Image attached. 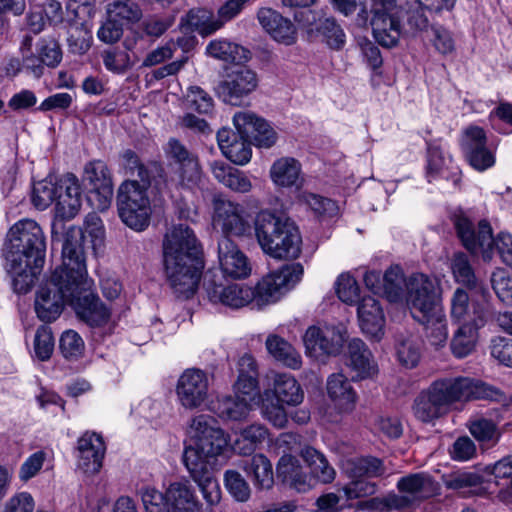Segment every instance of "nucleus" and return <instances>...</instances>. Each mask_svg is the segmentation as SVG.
<instances>
[{
    "label": "nucleus",
    "mask_w": 512,
    "mask_h": 512,
    "mask_svg": "<svg viewBox=\"0 0 512 512\" xmlns=\"http://www.w3.org/2000/svg\"><path fill=\"white\" fill-rule=\"evenodd\" d=\"M83 242L84 234L81 228L72 226L66 230L62 246V264L36 291L34 307L41 321H55L61 315L64 306H72L75 298L85 288L87 268Z\"/></svg>",
    "instance_id": "nucleus-1"
},
{
    "label": "nucleus",
    "mask_w": 512,
    "mask_h": 512,
    "mask_svg": "<svg viewBox=\"0 0 512 512\" xmlns=\"http://www.w3.org/2000/svg\"><path fill=\"white\" fill-rule=\"evenodd\" d=\"M190 433L193 444L185 448L183 463L207 505L213 507L221 500V489L213 475V465L227 446V439L223 430L216 426V420L205 414L192 419Z\"/></svg>",
    "instance_id": "nucleus-2"
},
{
    "label": "nucleus",
    "mask_w": 512,
    "mask_h": 512,
    "mask_svg": "<svg viewBox=\"0 0 512 512\" xmlns=\"http://www.w3.org/2000/svg\"><path fill=\"white\" fill-rule=\"evenodd\" d=\"M45 254V236L37 222L24 219L10 228L5 243V260L16 293L30 291L42 271Z\"/></svg>",
    "instance_id": "nucleus-3"
},
{
    "label": "nucleus",
    "mask_w": 512,
    "mask_h": 512,
    "mask_svg": "<svg viewBox=\"0 0 512 512\" xmlns=\"http://www.w3.org/2000/svg\"><path fill=\"white\" fill-rule=\"evenodd\" d=\"M164 271L174 295L191 298L204 267L202 250L193 230L185 225L173 226L163 240Z\"/></svg>",
    "instance_id": "nucleus-4"
},
{
    "label": "nucleus",
    "mask_w": 512,
    "mask_h": 512,
    "mask_svg": "<svg viewBox=\"0 0 512 512\" xmlns=\"http://www.w3.org/2000/svg\"><path fill=\"white\" fill-rule=\"evenodd\" d=\"M501 396L492 386L469 377L441 378L417 395L412 411L419 421L431 423L448 413L451 405L456 402L498 400Z\"/></svg>",
    "instance_id": "nucleus-5"
},
{
    "label": "nucleus",
    "mask_w": 512,
    "mask_h": 512,
    "mask_svg": "<svg viewBox=\"0 0 512 512\" xmlns=\"http://www.w3.org/2000/svg\"><path fill=\"white\" fill-rule=\"evenodd\" d=\"M371 27L373 37L378 44L385 48L395 47L401 35L405 33L416 34L425 31L429 20L425 15V8L418 5L407 12L406 26L400 23L401 10L397 0H371Z\"/></svg>",
    "instance_id": "nucleus-6"
},
{
    "label": "nucleus",
    "mask_w": 512,
    "mask_h": 512,
    "mask_svg": "<svg viewBox=\"0 0 512 512\" xmlns=\"http://www.w3.org/2000/svg\"><path fill=\"white\" fill-rule=\"evenodd\" d=\"M254 231L262 251L275 259H295L301 253V235L288 217L262 210L255 218Z\"/></svg>",
    "instance_id": "nucleus-7"
},
{
    "label": "nucleus",
    "mask_w": 512,
    "mask_h": 512,
    "mask_svg": "<svg viewBox=\"0 0 512 512\" xmlns=\"http://www.w3.org/2000/svg\"><path fill=\"white\" fill-rule=\"evenodd\" d=\"M398 493L390 492L383 497L370 500L378 512L404 511L419 507L424 501L436 496L440 486L428 473H410L400 477L396 483Z\"/></svg>",
    "instance_id": "nucleus-8"
},
{
    "label": "nucleus",
    "mask_w": 512,
    "mask_h": 512,
    "mask_svg": "<svg viewBox=\"0 0 512 512\" xmlns=\"http://www.w3.org/2000/svg\"><path fill=\"white\" fill-rule=\"evenodd\" d=\"M455 228L467 250L472 253H477L478 250L487 253L495 245L502 261L512 268V236L510 234L500 233L496 239H493L492 228L487 221H480L476 232L472 222L462 216L456 218Z\"/></svg>",
    "instance_id": "nucleus-9"
},
{
    "label": "nucleus",
    "mask_w": 512,
    "mask_h": 512,
    "mask_svg": "<svg viewBox=\"0 0 512 512\" xmlns=\"http://www.w3.org/2000/svg\"><path fill=\"white\" fill-rule=\"evenodd\" d=\"M149 186H140L138 180L123 182L117 194V207L122 222L135 231L145 230L150 223L151 206L147 196Z\"/></svg>",
    "instance_id": "nucleus-10"
},
{
    "label": "nucleus",
    "mask_w": 512,
    "mask_h": 512,
    "mask_svg": "<svg viewBox=\"0 0 512 512\" xmlns=\"http://www.w3.org/2000/svg\"><path fill=\"white\" fill-rule=\"evenodd\" d=\"M405 300L415 318L428 317L440 309V287L435 278L415 273L407 279Z\"/></svg>",
    "instance_id": "nucleus-11"
},
{
    "label": "nucleus",
    "mask_w": 512,
    "mask_h": 512,
    "mask_svg": "<svg viewBox=\"0 0 512 512\" xmlns=\"http://www.w3.org/2000/svg\"><path fill=\"white\" fill-rule=\"evenodd\" d=\"M304 269L300 263H291L282 266L279 270L268 274L253 288L254 299L257 306L274 303L282 294L300 281Z\"/></svg>",
    "instance_id": "nucleus-12"
},
{
    "label": "nucleus",
    "mask_w": 512,
    "mask_h": 512,
    "mask_svg": "<svg viewBox=\"0 0 512 512\" xmlns=\"http://www.w3.org/2000/svg\"><path fill=\"white\" fill-rule=\"evenodd\" d=\"M83 183L88 191V200L98 210L109 207L113 197V183L107 165L100 160L92 161L85 166Z\"/></svg>",
    "instance_id": "nucleus-13"
},
{
    "label": "nucleus",
    "mask_w": 512,
    "mask_h": 512,
    "mask_svg": "<svg viewBox=\"0 0 512 512\" xmlns=\"http://www.w3.org/2000/svg\"><path fill=\"white\" fill-rule=\"evenodd\" d=\"M258 86L255 71L247 67H238L227 74L216 87L218 97L226 104L241 106Z\"/></svg>",
    "instance_id": "nucleus-14"
},
{
    "label": "nucleus",
    "mask_w": 512,
    "mask_h": 512,
    "mask_svg": "<svg viewBox=\"0 0 512 512\" xmlns=\"http://www.w3.org/2000/svg\"><path fill=\"white\" fill-rule=\"evenodd\" d=\"M472 307V316L457 329L451 341L452 353L458 358H464L474 350L477 330L483 327L491 316L487 303H473Z\"/></svg>",
    "instance_id": "nucleus-15"
},
{
    "label": "nucleus",
    "mask_w": 512,
    "mask_h": 512,
    "mask_svg": "<svg viewBox=\"0 0 512 512\" xmlns=\"http://www.w3.org/2000/svg\"><path fill=\"white\" fill-rule=\"evenodd\" d=\"M214 221L224 236L244 237L251 234V224L246 209L239 203L225 199L214 202Z\"/></svg>",
    "instance_id": "nucleus-16"
},
{
    "label": "nucleus",
    "mask_w": 512,
    "mask_h": 512,
    "mask_svg": "<svg viewBox=\"0 0 512 512\" xmlns=\"http://www.w3.org/2000/svg\"><path fill=\"white\" fill-rule=\"evenodd\" d=\"M209 382L200 369H187L178 379L176 394L182 407L194 410L202 407L208 398Z\"/></svg>",
    "instance_id": "nucleus-17"
},
{
    "label": "nucleus",
    "mask_w": 512,
    "mask_h": 512,
    "mask_svg": "<svg viewBox=\"0 0 512 512\" xmlns=\"http://www.w3.org/2000/svg\"><path fill=\"white\" fill-rule=\"evenodd\" d=\"M461 147L469 164L478 171H485L495 164V155L487 147L485 131L478 126L465 129Z\"/></svg>",
    "instance_id": "nucleus-18"
},
{
    "label": "nucleus",
    "mask_w": 512,
    "mask_h": 512,
    "mask_svg": "<svg viewBox=\"0 0 512 512\" xmlns=\"http://www.w3.org/2000/svg\"><path fill=\"white\" fill-rule=\"evenodd\" d=\"M203 285L212 303H220L233 309L244 307L254 299L253 288L237 283L224 286L216 283L209 274L205 275Z\"/></svg>",
    "instance_id": "nucleus-19"
},
{
    "label": "nucleus",
    "mask_w": 512,
    "mask_h": 512,
    "mask_svg": "<svg viewBox=\"0 0 512 512\" xmlns=\"http://www.w3.org/2000/svg\"><path fill=\"white\" fill-rule=\"evenodd\" d=\"M233 123L240 134L249 137L260 148H270L276 143L277 135L273 128L252 112H237Z\"/></svg>",
    "instance_id": "nucleus-20"
},
{
    "label": "nucleus",
    "mask_w": 512,
    "mask_h": 512,
    "mask_svg": "<svg viewBox=\"0 0 512 512\" xmlns=\"http://www.w3.org/2000/svg\"><path fill=\"white\" fill-rule=\"evenodd\" d=\"M218 260L225 276L242 279L251 273L247 256L228 237H222L218 242Z\"/></svg>",
    "instance_id": "nucleus-21"
},
{
    "label": "nucleus",
    "mask_w": 512,
    "mask_h": 512,
    "mask_svg": "<svg viewBox=\"0 0 512 512\" xmlns=\"http://www.w3.org/2000/svg\"><path fill=\"white\" fill-rule=\"evenodd\" d=\"M89 283L86 278L85 288L75 298L72 307L77 316L91 327H101L110 319V309L100 299L88 291Z\"/></svg>",
    "instance_id": "nucleus-22"
},
{
    "label": "nucleus",
    "mask_w": 512,
    "mask_h": 512,
    "mask_svg": "<svg viewBox=\"0 0 512 512\" xmlns=\"http://www.w3.org/2000/svg\"><path fill=\"white\" fill-rule=\"evenodd\" d=\"M77 448L79 452L78 468L85 474L98 473L105 454L102 437L94 432H86L79 438Z\"/></svg>",
    "instance_id": "nucleus-23"
},
{
    "label": "nucleus",
    "mask_w": 512,
    "mask_h": 512,
    "mask_svg": "<svg viewBox=\"0 0 512 512\" xmlns=\"http://www.w3.org/2000/svg\"><path fill=\"white\" fill-rule=\"evenodd\" d=\"M257 19L262 28L277 42L292 45L296 42V28L288 18L277 11L263 7L257 12Z\"/></svg>",
    "instance_id": "nucleus-24"
},
{
    "label": "nucleus",
    "mask_w": 512,
    "mask_h": 512,
    "mask_svg": "<svg viewBox=\"0 0 512 512\" xmlns=\"http://www.w3.org/2000/svg\"><path fill=\"white\" fill-rule=\"evenodd\" d=\"M306 348L314 353L338 354L345 342L344 334L334 327H310L305 333Z\"/></svg>",
    "instance_id": "nucleus-25"
},
{
    "label": "nucleus",
    "mask_w": 512,
    "mask_h": 512,
    "mask_svg": "<svg viewBox=\"0 0 512 512\" xmlns=\"http://www.w3.org/2000/svg\"><path fill=\"white\" fill-rule=\"evenodd\" d=\"M358 318L361 330L368 337L379 341L384 335L385 317L377 299L363 297L358 303Z\"/></svg>",
    "instance_id": "nucleus-26"
},
{
    "label": "nucleus",
    "mask_w": 512,
    "mask_h": 512,
    "mask_svg": "<svg viewBox=\"0 0 512 512\" xmlns=\"http://www.w3.org/2000/svg\"><path fill=\"white\" fill-rule=\"evenodd\" d=\"M81 207V189L75 175L68 173L58 180L56 210L64 219L73 218Z\"/></svg>",
    "instance_id": "nucleus-27"
},
{
    "label": "nucleus",
    "mask_w": 512,
    "mask_h": 512,
    "mask_svg": "<svg viewBox=\"0 0 512 512\" xmlns=\"http://www.w3.org/2000/svg\"><path fill=\"white\" fill-rule=\"evenodd\" d=\"M268 379L270 383L267 390H270V397L289 406L302 403L304 392L291 374L271 372Z\"/></svg>",
    "instance_id": "nucleus-28"
},
{
    "label": "nucleus",
    "mask_w": 512,
    "mask_h": 512,
    "mask_svg": "<svg viewBox=\"0 0 512 512\" xmlns=\"http://www.w3.org/2000/svg\"><path fill=\"white\" fill-rule=\"evenodd\" d=\"M326 390L328 397L342 412L349 413L354 410L358 396L343 373L331 374L327 378Z\"/></svg>",
    "instance_id": "nucleus-29"
},
{
    "label": "nucleus",
    "mask_w": 512,
    "mask_h": 512,
    "mask_svg": "<svg viewBox=\"0 0 512 512\" xmlns=\"http://www.w3.org/2000/svg\"><path fill=\"white\" fill-rule=\"evenodd\" d=\"M276 471L285 484L298 492H305L311 488V478L305 473L299 460L290 453H285L279 459Z\"/></svg>",
    "instance_id": "nucleus-30"
},
{
    "label": "nucleus",
    "mask_w": 512,
    "mask_h": 512,
    "mask_svg": "<svg viewBox=\"0 0 512 512\" xmlns=\"http://www.w3.org/2000/svg\"><path fill=\"white\" fill-rule=\"evenodd\" d=\"M349 366L356 373L357 379L372 377L377 372L371 351L359 338H353L348 343Z\"/></svg>",
    "instance_id": "nucleus-31"
},
{
    "label": "nucleus",
    "mask_w": 512,
    "mask_h": 512,
    "mask_svg": "<svg viewBox=\"0 0 512 512\" xmlns=\"http://www.w3.org/2000/svg\"><path fill=\"white\" fill-rule=\"evenodd\" d=\"M243 470L253 477V483L259 490H269L274 484V475L270 460L263 454H255L245 460Z\"/></svg>",
    "instance_id": "nucleus-32"
},
{
    "label": "nucleus",
    "mask_w": 512,
    "mask_h": 512,
    "mask_svg": "<svg viewBox=\"0 0 512 512\" xmlns=\"http://www.w3.org/2000/svg\"><path fill=\"white\" fill-rule=\"evenodd\" d=\"M300 455L310 468L312 476L319 482L327 484L335 479V469L329 464L323 453L305 445L300 450Z\"/></svg>",
    "instance_id": "nucleus-33"
},
{
    "label": "nucleus",
    "mask_w": 512,
    "mask_h": 512,
    "mask_svg": "<svg viewBox=\"0 0 512 512\" xmlns=\"http://www.w3.org/2000/svg\"><path fill=\"white\" fill-rule=\"evenodd\" d=\"M166 491L173 512H199V502L187 481L171 483Z\"/></svg>",
    "instance_id": "nucleus-34"
},
{
    "label": "nucleus",
    "mask_w": 512,
    "mask_h": 512,
    "mask_svg": "<svg viewBox=\"0 0 512 512\" xmlns=\"http://www.w3.org/2000/svg\"><path fill=\"white\" fill-rule=\"evenodd\" d=\"M396 354L398 361L407 368L418 365L422 355V341L413 334L401 333L396 338Z\"/></svg>",
    "instance_id": "nucleus-35"
},
{
    "label": "nucleus",
    "mask_w": 512,
    "mask_h": 512,
    "mask_svg": "<svg viewBox=\"0 0 512 512\" xmlns=\"http://www.w3.org/2000/svg\"><path fill=\"white\" fill-rule=\"evenodd\" d=\"M268 353L277 361L291 369H299L302 361L300 354L285 339L277 335H269L265 342Z\"/></svg>",
    "instance_id": "nucleus-36"
},
{
    "label": "nucleus",
    "mask_w": 512,
    "mask_h": 512,
    "mask_svg": "<svg viewBox=\"0 0 512 512\" xmlns=\"http://www.w3.org/2000/svg\"><path fill=\"white\" fill-rule=\"evenodd\" d=\"M301 173L299 161L292 157H282L276 160L270 169L272 181L282 187L296 185Z\"/></svg>",
    "instance_id": "nucleus-37"
},
{
    "label": "nucleus",
    "mask_w": 512,
    "mask_h": 512,
    "mask_svg": "<svg viewBox=\"0 0 512 512\" xmlns=\"http://www.w3.org/2000/svg\"><path fill=\"white\" fill-rule=\"evenodd\" d=\"M181 26L186 31H197L202 36H208L216 32L215 15L212 11L205 8L191 9L185 17L181 19Z\"/></svg>",
    "instance_id": "nucleus-38"
},
{
    "label": "nucleus",
    "mask_w": 512,
    "mask_h": 512,
    "mask_svg": "<svg viewBox=\"0 0 512 512\" xmlns=\"http://www.w3.org/2000/svg\"><path fill=\"white\" fill-rule=\"evenodd\" d=\"M451 269L456 282L466 286L468 289L479 288L482 293L485 292V289L480 286L467 254L463 252L455 253L451 260Z\"/></svg>",
    "instance_id": "nucleus-39"
},
{
    "label": "nucleus",
    "mask_w": 512,
    "mask_h": 512,
    "mask_svg": "<svg viewBox=\"0 0 512 512\" xmlns=\"http://www.w3.org/2000/svg\"><path fill=\"white\" fill-rule=\"evenodd\" d=\"M407 279L399 266H391L383 275L381 293L389 302H399L405 298Z\"/></svg>",
    "instance_id": "nucleus-40"
},
{
    "label": "nucleus",
    "mask_w": 512,
    "mask_h": 512,
    "mask_svg": "<svg viewBox=\"0 0 512 512\" xmlns=\"http://www.w3.org/2000/svg\"><path fill=\"white\" fill-rule=\"evenodd\" d=\"M346 473L349 477L374 478L386 473V467L379 458L368 456L350 460L346 464Z\"/></svg>",
    "instance_id": "nucleus-41"
},
{
    "label": "nucleus",
    "mask_w": 512,
    "mask_h": 512,
    "mask_svg": "<svg viewBox=\"0 0 512 512\" xmlns=\"http://www.w3.org/2000/svg\"><path fill=\"white\" fill-rule=\"evenodd\" d=\"M101 58L104 67L114 74L123 75L137 62L138 57L131 56L119 47H113L102 51Z\"/></svg>",
    "instance_id": "nucleus-42"
},
{
    "label": "nucleus",
    "mask_w": 512,
    "mask_h": 512,
    "mask_svg": "<svg viewBox=\"0 0 512 512\" xmlns=\"http://www.w3.org/2000/svg\"><path fill=\"white\" fill-rule=\"evenodd\" d=\"M251 408V405L236 395L235 397L225 396L218 399L215 412L224 420L238 421L246 418Z\"/></svg>",
    "instance_id": "nucleus-43"
},
{
    "label": "nucleus",
    "mask_w": 512,
    "mask_h": 512,
    "mask_svg": "<svg viewBox=\"0 0 512 512\" xmlns=\"http://www.w3.org/2000/svg\"><path fill=\"white\" fill-rule=\"evenodd\" d=\"M419 321L426 325V337L429 343L436 347H443L448 338L447 323L441 310H437L428 317H417Z\"/></svg>",
    "instance_id": "nucleus-44"
},
{
    "label": "nucleus",
    "mask_w": 512,
    "mask_h": 512,
    "mask_svg": "<svg viewBox=\"0 0 512 512\" xmlns=\"http://www.w3.org/2000/svg\"><path fill=\"white\" fill-rule=\"evenodd\" d=\"M224 486L229 495L239 503H246L252 496V488L237 470L228 469L223 475Z\"/></svg>",
    "instance_id": "nucleus-45"
},
{
    "label": "nucleus",
    "mask_w": 512,
    "mask_h": 512,
    "mask_svg": "<svg viewBox=\"0 0 512 512\" xmlns=\"http://www.w3.org/2000/svg\"><path fill=\"white\" fill-rule=\"evenodd\" d=\"M137 493L146 512H173L167 491L162 493L154 487L144 485Z\"/></svg>",
    "instance_id": "nucleus-46"
},
{
    "label": "nucleus",
    "mask_w": 512,
    "mask_h": 512,
    "mask_svg": "<svg viewBox=\"0 0 512 512\" xmlns=\"http://www.w3.org/2000/svg\"><path fill=\"white\" fill-rule=\"evenodd\" d=\"M57 196L58 181L46 178L34 184L31 201L38 210H44L53 202H57Z\"/></svg>",
    "instance_id": "nucleus-47"
},
{
    "label": "nucleus",
    "mask_w": 512,
    "mask_h": 512,
    "mask_svg": "<svg viewBox=\"0 0 512 512\" xmlns=\"http://www.w3.org/2000/svg\"><path fill=\"white\" fill-rule=\"evenodd\" d=\"M107 16L125 26V24L140 20L142 11L138 5L129 0H115L108 4Z\"/></svg>",
    "instance_id": "nucleus-48"
},
{
    "label": "nucleus",
    "mask_w": 512,
    "mask_h": 512,
    "mask_svg": "<svg viewBox=\"0 0 512 512\" xmlns=\"http://www.w3.org/2000/svg\"><path fill=\"white\" fill-rule=\"evenodd\" d=\"M267 435L268 431L263 425L252 424L241 431L240 438L236 440L235 445L239 453L248 455L266 439Z\"/></svg>",
    "instance_id": "nucleus-49"
},
{
    "label": "nucleus",
    "mask_w": 512,
    "mask_h": 512,
    "mask_svg": "<svg viewBox=\"0 0 512 512\" xmlns=\"http://www.w3.org/2000/svg\"><path fill=\"white\" fill-rule=\"evenodd\" d=\"M444 483L448 489L460 492H477L483 483V477L475 472H456L448 475Z\"/></svg>",
    "instance_id": "nucleus-50"
},
{
    "label": "nucleus",
    "mask_w": 512,
    "mask_h": 512,
    "mask_svg": "<svg viewBox=\"0 0 512 512\" xmlns=\"http://www.w3.org/2000/svg\"><path fill=\"white\" fill-rule=\"evenodd\" d=\"M281 402L270 397V390H265L262 399V415L273 426L284 428L288 422L286 410Z\"/></svg>",
    "instance_id": "nucleus-51"
},
{
    "label": "nucleus",
    "mask_w": 512,
    "mask_h": 512,
    "mask_svg": "<svg viewBox=\"0 0 512 512\" xmlns=\"http://www.w3.org/2000/svg\"><path fill=\"white\" fill-rule=\"evenodd\" d=\"M469 430L474 438L486 447L494 446L500 437L495 423L484 418L472 421Z\"/></svg>",
    "instance_id": "nucleus-52"
},
{
    "label": "nucleus",
    "mask_w": 512,
    "mask_h": 512,
    "mask_svg": "<svg viewBox=\"0 0 512 512\" xmlns=\"http://www.w3.org/2000/svg\"><path fill=\"white\" fill-rule=\"evenodd\" d=\"M316 30L325 38L329 47L340 49L345 43V33L334 17L320 20Z\"/></svg>",
    "instance_id": "nucleus-53"
},
{
    "label": "nucleus",
    "mask_w": 512,
    "mask_h": 512,
    "mask_svg": "<svg viewBox=\"0 0 512 512\" xmlns=\"http://www.w3.org/2000/svg\"><path fill=\"white\" fill-rule=\"evenodd\" d=\"M59 348L65 359L74 361L83 355L85 344L77 332L67 330L60 337Z\"/></svg>",
    "instance_id": "nucleus-54"
},
{
    "label": "nucleus",
    "mask_w": 512,
    "mask_h": 512,
    "mask_svg": "<svg viewBox=\"0 0 512 512\" xmlns=\"http://www.w3.org/2000/svg\"><path fill=\"white\" fill-rule=\"evenodd\" d=\"M251 143L249 137L239 133L238 137H234L233 143L223 153L231 162L238 165L247 164L252 156Z\"/></svg>",
    "instance_id": "nucleus-55"
},
{
    "label": "nucleus",
    "mask_w": 512,
    "mask_h": 512,
    "mask_svg": "<svg viewBox=\"0 0 512 512\" xmlns=\"http://www.w3.org/2000/svg\"><path fill=\"white\" fill-rule=\"evenodd\" d=\"M187 107L201 114H208L213 110L212 97L199 86H190L185 95Z\"/></svg>",
    "instance_id": "nucleus-56"
},
{
    "label": "nucleus",
    "mask_w": 512,
    "mask_h": 512,
    "mask_svg": "<svg viewBox=\"0 0 512 512\" xmlns=\"http://www.w3.org/2000/svg\"><path fill=\"white\" fill-rule=\"evenodd\" d=\"M92 34L83 24L73 26L69 31L68 46L72 53L83 55L92 45Z\"/></svg>",
    "instance_id": "nucleus-57"
},
{
    "label": "nucleus",
    "mask_w": 512,
    "mask_h": 512,
    "mask_svg": "<svg viewBox=\"0 0 512 512\" xmlns=\"http://www.w3.org/2000/svg\"><path fill=\"white\" fill-rule=\"evenodd\" d=\"M239 50H242L239 45L224 39L213 40L206 48L210 56L226 62L240 60Z\"/></svg>",
    "instance_id": "nucleus-58"
},
{
    "label": "nucleus",
    "mask_w": 512,
    "mask_h": 512,
    "mask_svg": "<svg viewBox=\"0 0 512 512\" xmlns=\"http://www.w3.org/2000/svg\"><path fill=\"white\" fill-rule=\"evenodd\" d=\"M234 389L236 396L245 400L249 405L253 406L259 403L261 395L258 387V377L238 376Z\"/></svg>",
    "instance_id": "nucleus-59"
},
{
    "label": "nucleus",
    "mask_w": 512,
    "mask_h": 512,
    "mask_svg": "<svg viewBox=\"0 0 512 512\" xmlns=\"http://www.w3.org/2000/svg\"><path fill=\"white\" fill-rule=\"evenodd\" d=\"M302 199L305 204L318 216L333 217L338 213V206L332 199L314 193H304Z\"/></svg>",
    "instance_id": "nucleus-60"
},
{
    "label": "nucleus",
    "mask_w": 512,
    "mask_h": 512,
    "mask_svg": "<svg viewBox=\"0 0 512 512\" xmlns=\"http://www.w3.org/2000/svg\"><path fill=\"white\" fill-rule=\"evenodd\" d=\"M54 350V337L49 327L40 326L34 338V352L36 357L41 361L48 360Z\"/></svg>",
    "instance_id": "nucleus-61"
},
{
    "label": "nucleus",
    "mask_w": 512,
    "mask_h": 512,
    "mask_svg": "<svg viewBox=\"0 0 512 512\" xmlns=\"http://www.w3.org/2000/svg\"><path fill=\"white\" fill-rule=\"evenodd\" d=\"M338 298L346 304L359 301V286L357 281L349 274H341L335 283Z\"/></svg>",
    "instance_id": "nucleus-62"
},
{
    "label": "nucleus",
    "mask_w": 512,
    "mask_h": 512,
    "mask_svg": "<svg viewBox=\"0 0 512 512\" xmlns=\"http://www.w3.org/2000/svg\"><path fill=\"white\" fill-rule=\"evenodd\" d=\"M123 165L131 176H137L140 186H150V174L147 168L141 163L137 154L128 149L123 152Z\"/></svg>",
    "instance_id": "nucleus-63"
},
{
    "label": "nucleus",
    "mask_w": 512,
    "mask_h": 512,
    "mask_svg": "<svg viewBox=\"0 0 512 512\" xmlns=\"http://www.w3.org/2000/svg\"><path fill=\"white\" fill-rule=\"evenodd\" d=\"M492 287L498 298L507 305H512V275L504 270H497L491 277Z\"/></svg>",
    "instance_id": "nucleus-64"
}]
</instances>
